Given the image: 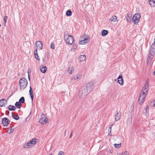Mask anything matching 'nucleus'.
Listing matches in <instances>:
<instances>
[{"label":"nucleus","instance_id":"obj_1","mask_svg":"<svg viewBox=\"0 0 155 155\" xmlns=\"http://www.w3.org/2000/svg\"><path fill=\"white\" fill-rule=\"evenodd\" d=\"M148 83L146 81L140 94L139 98V103L140 104H141L145 101L146 94L148 90Z\"/></svg>","mask_w":155,"mask_h":155},{"label":"nucleus","instance_id":"obj_2","mask_svg":"<svg viewBox=\"0 0 155 155\" xmlns=\"http://www.w3.org/2000/svg\"><path fill=\"white\" fill-rule=\"evenodd\" d=\"M64 38L66 43L68 45H71L74 40L73 37L70 35L67 31L64 32Z\"/></svg>","mask_w":155,"mask_h":155},{"label":"nucleus","instance_id":"obj_3","mask_svg":"<svg viewBox=\"0 0 155 155\" xmlns=\"http://www.w3.org/2000/svg\"><path fill=\"white\" fill-rule=\"evenodd\" d=\"M27 84V80L25 78L23 77L19 80V85L20 89H24L26 87Z\"/></svg>","mask_w":155,"mask_h":155},{"label":"nucleus","instance_id":"obj_4","mask_svg":"<svg viewBox=\"0 0 155 155\" xmlns=\"http://www.w3.org/2000/svg\"><path fill=\"white\" fill-rule=\"evenodd\" d=\"M141 15L139 13L135 14L133 16L132 20L135 25L137 24L139 21Z\"/></svg>","mask_w":155,"mask_h":155},{"label":"nucleus","instance_id":"obj_5","mask_svg":"<svg viewBox=\"0 0 155 155\" xmlns=\"http://www.w3.org/2000/svg\"><path fill=\"white\" fill-rule=\"evenodd\" d=\"M86 87L84 86L81 88V94L82 96H86L90 92Z\"/></svg>","mask_w":155,"mask_h":155},{"label":"nucleus","instance_id":"obj_6","mask_svg":"<svg viewBox=\"0 0 155 155\" xmlns=\"http://www.w3.org/2000/svg\"><path fill=\"white\" fill-rule=\"evenodd\" d=\"M89 42V39L81 37L80 38L79 43L80 45H85Z\"/></svg>","mask_w":155,"mask_h":155},{"label":"nucleus","instance_id":"obj_7","mask_svg":"<svg viewBox=\"0 0 155 155\" xmlns=\"http://www.w3.org/2000/svg\"><path fill=\"white\" fill-rule=\"evenodd\" d=\"M85 87H87L88 91L90 92L94 88V85L93 82H89L86 84Z\"/></svg>","mask_w":155,"mask_h":155},{"label":"nucleus","instance_id":"obj_8","mask_svg":"<svg viewBox=\"0 0 155 155\" xmlns=\"http://www.w3.org/2000/svg\"><path fill=\"white\" fill-rule=\"evenodd\" d=\"M10 121L9 120L8 118L6 117H4L3 119L2 120V123L4 126L7 125L10 123Z\"/></svg>","mask_w":155,"mask_h":155},{"label":"nucleus","instance_id":"obj_9","mask_svg":"<svg viewBox=\"0 0 155 155\" xmlns=\"http://www.w3.org/2000/svg\"><path fill=\"white\" fill-rule=\"evenodd\" d=\"M36 45L37 47V48L39 50L41 49L43 47L42 42L40 41L36 42Z\"/></svg>","mask_w":155,"mask_h":155},{"label":"nucleus","instance_id":"obj_10","mask_svg":"<svg viewBox=\"0 0 155 155\" xmlns=\"http://www.w3.org/2000/svg\"><path fill=\"white\" fill-rule=\"evenodd\" d=\"M7 104V102L5 99H3L0 100V107L5 106Z\"/></svg>","mask_w":155,"mask_h":155},{"label":"nucleus","instance_id":"obj_11","mask_svg":"<svg viewBox=\"0 0 155 155\" xmlns=\"http://www.w3.org/2000/svg\"><path fill=\"white\" fill-rule=\"evenodd\" d=\"M153 55L149 54L147 59V63L148 64H150V63L153 58Z\"/></svg>","mask_w":155,"mask_h":155},{"label":"nucleus","instance_id":"obj_12","mask_svg":"<svg viewBox=\"0 0 155 155\" xmlns=\"http://www.w3.org/2000/svg\"><path fill=\"white\" fill-rule=\"evenodd\" d=\"M48 120V118L47 117H45V118H40L39 120V122L42 124H45L47 122H47Z\"/></svg>","mask_w":155,"mask_h":155},{"label":"nucleus","instance_id":"obj_13","mask_svg":"<svg viewBox=\"0 0 155 155\" xmlns=\"http://www.w3.org/2000/svg\"><path fill=\"white\" fill-rule=\"evenodd\" d=\"M118 82L120 85H122L123 84V80L122 78V76L120 75L117 78Z\"/></svg>","mask_w":155,"mask_h":155},{"label":"nucleus","instance_id":"obj_14","mask_svg":"<svg viewBox=\"0 0 155 155\" xmlns=\"http://www.w3.org/2000/svg\"><path fill=\"white\" fill-rule=\"evenodd\" d=\"M121 115V113L117 112L115 116V119L116 121L119 120Z\"/></svg>","mask_w":155,"mask_h":155},{"label":"nucleus","instance_id":"obj_15","mask_svg":"<svg viewBox=\"0 0 155 155\" xmlns=\"http://www.w3.org/2000/svg\"><path fill=\"white\" fill-rule=\"evenodd\" d=\"M86 59V56L85 55H81L78 58V59L79 60L80 62H82L84 61Z\"/></svg>","mask_w":155,"mask_h":155},{"label":"nucleus","instance_id":"obj_16","mask_svg":"<svg viewBox=\"0 0 155 155\" xmlns=\"http://www.w3.org/2000/svg\"><path fill=\"white\" fill-rule=\"evenodd\" d=\"M32 145L30 143L29 141L25 143L23 145V147L24 148H28L31 147Z\"/></svg>","mask_w":155,"mask_h":155},{"label":"nucleus","instance_id":"obj_17","mask_svg":"<svg viewBox=\"0 0 155 155\" xmlns=\"http://www.w3.org/2000/svg\"><path fill=\"white\" fill-rule=\"evenodd\" d=\"M29 92L30 93V94L31 96V101L32 102L33 99V91L31 86L30 87V90L29 91Z\"/></svg>","mask_w":155,"mask_h":155},{"label":"nucleus","instance_id":"obj_18","mask_svg":"<svg viewBox=\"0 0 155 155\" xmlns=\"http://www.w3.org/2000/svg\"><path fill=\"white\" fill-rule=\"evenodd\" d=\"M8 107V110L10 111H14L16 109V107L13 105H9Z\"/></svg>","mask_w":155,"mask_h":155},{"label":"nucleus","instance_id":"obj_19","mask_svg":"<svg viewBox=\"0 0 155 155\" xmlns=\"http://www.w3.org/2000/svg\"><path fill=\"white\" fill-rule=\"evenodd\" d=\"M132 15L130 13H128L127 14V19L128 22H129L131 21V18Z\"/></svg>","mask_w":155,"mask_h":155},{"label":"nucleus","instance_id":"obj_20","mask_svg":"<svg viewBox=\"0 0 155 155\" xmlns=\"http://www.w3.org/2000/svg\"><path fill=\"white\" fill-rule=\"evenodd\" d=\"M37 140V139H33L29 141L30 143L32 145H34L36 143Z\"/></svg>","mask_w":155,"mask_h":155},{"label":"nucleus","instance_id":"obj_21","mask_svg":"<svg viewBox=\"0 0 155 155\" xmlns=\"http://www.w3.org/2000/svg\"><path fill=\"white\" fill-rule=\"evenodd\" d=\"M108 33V31L107 30H103L102 31L101 35L102 36H105Z\"/></svg>","mask_w":155,"mask_h":155},{"label":"nucleus","instance_id":"obj_22","mask_svg":"<svg viewBox=\"0 0 155 155\" xmlns=\"http://www.w3.org/2000/svg\"><path fill=\"white\" fill-rule=\"evenodd\" d=\"M34 55L35 58L37 60H39L40 59L39 58L38 56L37 53V49H36L34 51Z\"/></svg>","mask_w":155,"mask_h":155},{"label":"nucleus","instance_id":"obj_23","mask_svg":"<svg viewBox=\"0 0 155 155\" xmlns=\"http://www.w3.org/2000/svg\"><path fill=\"white\" fill-rule=\"evenodd\" d=\"M117 17L116 16H114L110 18L109 20L111 21H116L117 20Z\"/></svg>","mask_w":155,"mask_h":155},{"label":"nucleus","instance_id":"obj_24","mask_svg":"<svg viewBox=\"0 0 155 155\" xmlns=\"http://www.w3.org/2000/svg\"><path fill=\"white\" fill-rule=\"evenodd\" d=\"M155 54V49L151 48L149 54L154 55Z\"/></svg>","mask_w":155,"mask_h":155},{"label":"nucleus","instance_id":"obj_25","mask_svg":"<svg viewBox=\"0 0 155 155\" xmlns=\"http://www.w3.org/2000/svg\"><path fill=\"white\" fill-rule=\"evenodd\" d=\"M40 71L41 72L43 73H45L47 70V68L45 66L42 67L41 68H40Z\"/></svg>","mask_w":155,"mask_h":155},{"label":"nucleus","instance_id":"obj_26","mask_svg":"<svg viewBox=\"0 0 155 155\" xmlns=\"http://www.w3.org/2000/svg\"><path fill=\"white\" fill-rule=\"evenodd\" d=\"M15 105L16 107H17L18 108H20L22 105L19 102H16L15 104Z\"/></svg>","mask_w":155,"mask_h":155},{"label":"nucleus","instance_id":"obj_27","mask_svg":"<svg viewBox=\"0 0 155 155\" xmlns=\"http://www.w3.org/2000/svg\"><path fill=\"white\" fill-rule=\"evenodd\" d=\"M74 70V68L72 67H71L69 68L68 71L70 74H71Z\"/></svg>","mask_w":155,"mask_h":155},{"label":"nucleus","instance_id":"obj_28","mask_svg":"<svg viewBox=\"0 0 155 155\" xmlns=\"http://www.w3.org/2000/svg\"><path fill=\"white\" fill-rule=\"evenodd\" d=\"M72 12L70 10H68L66 12V15L68 16H70L72 15Z\"/></svg>","mask_w":155,"mask_h":155},{"label":"nucleus","instance_id":"obj_29","mask_svg":"<svg viewBox=\"0 0 155 155\" xmlns=\"http://www.w3.org/2000/svg\"><path fill=\"white\" fill-rule=\"evenodd\" d=\"M12 117L14 119L16 120H19V117L18 115H16L15 116V115H14L13 114H12Z\"/></svg>","mask_w":155,"mask_h":155},{"label":"nucleus","instance_id":"obj_30","mask_svg":"<svg viewBox=\"0 0 155 155\" xmlns=\"http://www.w3.org/2000/svg\"><path fill=\"white\" fill-rule=\"evenodd\" d=\"M25 101L24 97H22L19 100V102L21 103L22 104L24 103Z\"/></svg>","mask_w":155,"mask_h":155},{"label":"nucleus","instance_id":"obj_31","mask_svg":"<svg viewBox=\"0 0 155 155\" xmlns=\"http://www.w3.org/2000/svg\"><path fill=\"white\" fill-rule=\"evenodd\" d=\"M76 48H77L76 45V44H74L73 45V48L71 49V51H74V50L76 49Z\"/></svg>","mask_w":155,"mask_h":155},{"label":"nucleus","instance_id":"obj_32","mask_svg":"<svg viewBox=\"0 0 155 155\" xmlns=\"http://www.w3.org/2000/svg\"><path fill=\"white\" fill-rule=\"evenodd\" d=\"M114 146L116 148H119L121 147V143L119 144H114Z\"/></svg>","mask_w":155,"mask_h":155},{"label":"nucleus","instance_id":"obj_33","mask_svg":"<svg viewBox=\"0 0 155 155\" xmlns=\"http://www.w3.org/2000/svg\"><path fill=\"white\" fill-rule=\"evenodd\" d=\"M8 18V17L7 16H5L4 17L3 20H4V22L5 25V24L6 23L7 20Z\"/></svg>","mask_w":155,"mask_h":155},{"label":"nucleus","instance_id":"obj_34","mask_svg":"<svg viewBox=\"0 0 155 155\" xmlns=\"http://www.w3.org/2000/svg\"><path fill=\"white\" fill-rule=\"evenodd\" d=\"M152 0H148L149 4L151 7L155 6V5H153V4H152Z\"/></svg>","mask_w":155,"mask_h":155},{"label":"nucleus","instance_id":"obj_35","mask_svg":"<svg viewBox=\"0 0 155 155\" xmlns=\"http://www.w3.org/2000/svg\"><path fill=\"white\" fill-rule=\"evenodd\" d=\"M51 48L52 49H54V45L53 42H52L51 44Z\"/></svg>","mask_w":155,"mask_h":155},{"label":"nucleus","instance_id":"obj_36","mask_svg":"<svg viewBox=\"0 0 155 155\" xmlns=\"http://www.w3.org/2000/svg\"><path fill=\"white\" fill-rule=\"evenodd\" d=\"M129 153L127 151H125L124 153H122L121 155H128Z\"/></svg>","mask_w":155,"mask_h":155},{"label":"nucleus","instance_id":"obj_37","mask_svg":"<svg viewBox=\"0 0 155 155\" xmlns=\"http://www.w3.org/2000/svg\"><path fill=\"white\" fill-rule=\"evenodd\" d=\"M46 117L45 114H42L41 115L40 118H45Z\"/></svg>","mask_w":155,"mask_h":155},{"label":"nucleus","instance_id":"obj_38","mask_svg":"<svg viewBox=\"0 0 155 155\" xmlns=\"http://www.w3.org/2000/svg\"><path fill=\"white\" fill-rule=\"evenodd\" d=\"M58 155H64V153L63 151H60L58 153Z\"/></svg>","mask_w":155,"mask_h":155},{"label":"nucleus","instance_id":"obj_39","mask_svg":"<svg viewBox=\"0 0 155 155\" xmlns=\"http://www.w3.org/2000/svg\"><path fill=\"white\" fill-rule=\"evenodd\" d=\"M78 78V77L77 75H74V78L75 80H77Z\"/></svg>","mask_w":155,"mask_h":155},{"label":"nucleus","instance_id":"obj_40","mask_svg":"<svg viewBox=\"0 0 155 155\" xmlns=\"http://www.w3.org/2000/svg\"><path fill=\"white\" fill-rule=\"evenodd\" d=\"M111 127H109L108 131L109 132L110 131V133H111Z\"/></svg>","mask_w":155,"mask_h":155},{"label":"nucleus","instance_id":"obj_41","mask_svg":"<svg viewBox=\"0 0 155 155\" xmlns=\"http://www.w3.org/2000/svg\"><path fill=\"white\" fill-rule=\"evenodd\" d=\"M73 131L72 130H71V134L70 135V137H69V138H71L72 136V134H73Z\"/></svg>","mask_w":155,"mask_h":155},{"label":"nucleus","instance_id":"obj_42","mask_svg":"<svg viewBox=\"0 0 155 155\" xmlns=\"http://www.w3.org/2000/svg\"><path fill=\"white\" fill-rule=\"evenodd\" d=\"M13 131H14V129H13L12 128V127H11V129H10V132L9 133H12V132H13Z\"/></svg>","mask_w":155,"mask_h":155},{"label":"nucleus","instance_id":"obj_43","mask_svg":"<svg viewBox=\"0 0 155 155\" xmlns=\"http://www.w3.org/2000/svg\"><path fill=\"white\" fill-rule=\"evenodd\" d=\"M5 113L6 115H8L9 113V112L8 110H6Z\"/></svg>","mask_w":155,"mask_h":155},{"label":"nucleus","instance_id":"obj_44","mask_svg":"<svg viewBox=\"0 0 155 155\" xmlns=\"http://www.w3.org/2000/svg\"><path fill=\"white\" fill-rule=\"evenodd\" d=\"M152 3L153 5H155L154 4L155 3V1H153V0H152Z\"/></svg>","mask_w":155,"mask_h":155},{"label":"nucleus","instance_id":"obj_45","mask_svg":"<svg viewBox=\"0 0 155 155\" xmlns=\"http://www.w3.org/2000/svg\"><path fill=\"white\" fill-rule=\"evenodd\" d=\"M153 105V106H155V100L154 101Z\"/></svg>","mask_w":155,"mask_h":155},{"label":"nucleus","instance_id":"obj_46","mask_svg":"<svg viewBox=\"0 0 155 155\" xmlns=\"http://www.w3.org/2000/svg\"><path fill=\"white\" fill-rule=\"evenodd\" d=\"M45 59L43 58V59H42V61H43V62H45Z\"/></svg>","mask_w":155,"mask_h":155},{"label":"nucleus","instance_id":"obj_47","mask_svg":"<svg viewBox=\"0 0 155 155\" xmlns=\"http://www.w3.org/2000/svg\"><path fill=\"white\" fill-rule=\"evenodd\" d=\"M153 44H155V38L154 39V41Z\"/></svg>","mask_w":155,"mask_h":155},{"label":"nucleus","instance_id":"obj_48","mask_svg":"<svg viewBox=\"0 0 155 155\" xmlns=\"http://www.w3.org/2000/svg\"><path fill=\"white\" fill-rule=\"evenodd\" d=\"M153 74L155 76V71H154V72L153 73Z\"/></svg>","mask_w":155,"mask_h":155},{"label":"nucleus","instance_id":"obj_49","mask_svg":"<svg viewBox=\"0 0 155 155\" xmlns=\"http://www.w3.org/2000/svg\"><path fill=\"white\" fill-rule=\"evenodd\" d=\"M66 130L65 131V133H64V135H66Z\"/></svg>","mask_w":155,"mask_h":155},{"label":"nucleus","instance_id":"obj_50","mask_svg":"<svg viewBox=\"0 0 155 155\" xmlns=\"http://www.w3.org/2000/svg\"><path fill=\"white\" fill-rule=\"evenodd\" d=\"M113 124H112L111 125H110V127H112V126H113Z\"/></svg>","mask_w":155,"mask_h":155},{"label":"nucleus","instance_id":"obj_51","mask_svg":"<svg viewBox=\"0 0 155 155\" xmlns=\"http://www.w3.org/2000/svg\"><path fill=\"white\" fill-rule=\"evenodd\" d=\"M113 124H112L111 125H110V127H112V126H113Z\"/></svg>","mask_w":155,"mask_h":155},{"label":"nucleus","instance_id":"obj_52","mask_svg":"<svg viewBox=\"0 0 155 155\" xmlns=\"http://www.w3.org/2000/svg\"><path fill=\"white\" fill-rule=\"evenodd\" d=\"M148 107H147L146 109V110H148V109H147Z\"/></svg>","mask_w":155,"mask_h":155},{"label":"nucleus","instance_id":"obj_53","mask_svg":"<svg viewBox=\"0 0 155 155\" xmlns=\"http://www.w3.org/2000/svg\"><path fill=\"white\" fill-rule=\"evenodd\" d=\"M148 107H147L146 109V110H148V109H147Z\"/></svg>","mask_w":155,"mask_h":155},{"label":"nucleus","instance_id":"obj_54","mask_svg":"<svg viewBox=\"0 0 155 155\" xmlns=\"http://www.w3.org/2000/svg\"><path fill=\"white\" fill-rule=\"evenodd\" d=\"M28 78L30 80L29 77V74H28Z\"/></svg>","mask_w":155,"mask_h":155},{"label":"nucleus","instance_id":"obj_55","mask_svg":"<svg viewBox=\"0 0 155 155\" xmlns=\"http://www.w3.org/2000/svg\"><path fill=\"white\" fill-rule=\"evenodd\" d=\"M49 155H52V154L51 153L50 154H49Z\"/></svg>","mask_w":155,"mask_h":155},{"label":"nucleus","instance_id":"obj_56","mask_svg":"<svg viewBox=\"0 0 155 155\" xmlns=\"http://www.w3.org/2000/svg\"><path fill=\"white\" fill-rule=\"evenodd\" d=\"M0 155H1V154H0Z\"/></svg>","mask_w":155,"mask_h":155}]
</instances>
